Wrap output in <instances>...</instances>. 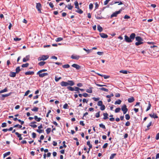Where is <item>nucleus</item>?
I'll return each mask as SVG.
<instances>
[{
	"mask_svg": "<svg viewBox=\"0 0 159 159\" xmlns=\"http://www.w3.org/2000/svg\"><path fill=\"white\" fill-rule=\"evenodd\" d=\"M135 36L136 34L134 33H132L130 35L129 37L126 35H125L124 36L125 40L127 43L132 42L134 39Z\"/></svg>",
	"mask_w": 159,
	"mask_h": 159,
	"instance_id": "1",
	"label": "nucleus"
},
{
	"mask_svg": "<svg viewBox=\"0 0 159 159\" xmlns=\"http://www.w3.org/2000/svg\"><path fill=\"white\" fill-rule=\"evenodd\" d=\"M61 86L62 87L67 86L68 85L73 86L75 84L74 82L72 80H68L67 82L62 81L60 83Z\"/></svg>",
	"mask_w": 159,
	"mask_h": 159,
	"instance_id": "2",
	"label": "nucleus"
},
{
	"mask_svg": "<svg viewBox=\"0 0 159 159\" xmlns=\"http://www.w3.org/2000/svg\"><path fill=\"white\" fill-rule=\"evenodd\" d=\"M135 40L137 42L135 43L136 46H139L143 43V39L140 36H137L135 37Z\"/></svg>",
	"mask_w": 159,
	"mask_h": 159,
	"instance_id": "3",
	"label": "nucleus"
},
{
	"mask_svg": "<svg viewBox=\"0 0 159 159\" xmlns=\"http://www.w3.org/2000/svg\"><path fill=\"white\" fill-rule=\"evenodd\" d=\"M121 110L123 111L124 114L126 113L128 111V109L127 108V106L125 104H124L121 107Z\"/></svg>",
	"mask_w": 159,
	"mask_h": 159,
	"instance_id": "4",
	"label": "nucleus"
},
{
	"mask_svg": "<svg viewBox=\"0 0 159 159\" xmlns=\"http://www.w3.org/2000/svg\"><path fill=\"white\" fill-rule=\"evenodd\" d=\"M37 75H38L39 77L43 78L45 76L48 75V74L47 73H39V71H38L37 73Z\"/></svg>",
	"mask_w": 159,
	"mask_h": 159,
	"instance_id": "5",
	"label": "nucleus"
},
{
	"mask_svg": "<svg viewBox=\"0 0 159 159\" xmlns=\"http://www.w3.org/2000/svg\"><path fill=\"white\" fill-rule=\"evenodd\" d=\"M49 57L48 55H43L41 57H40L38 58V60L39 61H44L48 58Z\"/></svg>",
	"mask_w": 159,
	"mask_h": 159,
	"instance_id": "6",
	"label": "nucleus"
},
{
	"mask_svg": "<svg viewBox=\"0 0 159 159\" xmlns=\"http://www.w3.org/2000/svg\"><path fill=\"white\" fill-rule=\"evenodd\" d=\"M41 5L40 3H36V8L39 13H41L42 12L41 10Z\"/></svg>",
	"mask_w": 159,
	"mask_h": 159,
	"instance_id": "7",
	"label": "nucleus"
},
{
	"mask_svg": "<svg viewBox=\"0 0 159 159\" xmlns=\"http://www.w3.org/2000/svg\"><path fill=\"white\" fill-rule=\"evenodd\" d=\"M122 11L121 9L119 11H116L114 12L112 14L111 16V17L112 18L113 17H116L117 16V15L120 13L121 11Z\"/></svg>",
	"mask_w": 159,
	"mask_h": 159,
	"instance_id": "8",
	"label": "nucleus"
},
{
	"mask_svg": "<svg viewBox=\"0 0 159 159\" xmlns=\"http://www.w3.org/2000/svg\"><path fill=\"white\" fill-rule=\"evenodd\" d=\"M101 12L100 11L98 12V13L95 15V17L97 19H102L103 17L101 15Z\"/></svg>",
	"mask_w": 159,
	"mask_h": 159,
	"instance_id": "9",
	"label": "nucleus"
},
{
	"mask_svg": "<svg viewBox=\"0 0 159 159\" xmlns=\"http://www.w3.org/2000/svg\"><path fill=\"white\" fill-rule=\"evenodd\" d=\"M80 57V56L77 55H73L71 56V58L77 60H78Z\"/></svg>",
	"mask_w": 159,
	"mask_h": 159,
	"instance_id": "10",
	"label": "nucleus"
},
{
	"mask_svg": "<svg viewBox=\"0 0 159 159\" xmlns=\"http://www.w3.org/2000/svg\"><path fill=\"white\" fill-rule=\"evenodd\" d=\"M149 115L152 118H153L154 119L158 118V116L157 115V114L153 113V114H150Z\"/></svg>",
	"mask_w": 159,
	"mask_h": 159,
	"instance_id": "11",
	"label": "nucleus"
},
{
	"mask_svg": "<svg viewBox=\"0 0 159 159\" xmlns=\"http://www.w3.org/2000/svg\"><path fill=\"white\" fill-rule=\"evenodd\" d=\"M99 35L101 38H107L108 37L107 35L103 33H100Z\"/></svg>",
	"mask_w": 159,
	"mask_h": 159,
	"instance_id": "12",
	"label": "nucleus"
},
{
	"mask_svg": "<svg viewBox=\"0 0 159 159\" xmlns=\"http://www.w3.org/2000/svg\"><path fill=\"white\" fill-rule=\"evenodd\" d=\"M72 66L73 67L75 68L77 70H79L81 68L80 66L76 64H73L72 65Z\"/></svg>",
	"mask_w": 159,
	"mask_h": 159,
	"instance_id": "13",
	"label": "nucleus"
},
{
	"mask_svg": "<svg viewBox=\"0 0 159 159\" xmlns=\"http://www.w3.org/2000/svg\"><path fill=\"white\" fill-rule=\"evenodd\" d=\"M15 134L17 135L18 138H19V140H21L22 139V138L21 137V134H20L17 132H15Z\"/></svg>",
	"mask_w": 159,
	"mask_h": 159,
	"instance_id": "14",
	"label": "nucleus"
},
{
	"mask_svg": "<svg viewBox=\"0 0 159 159\" xmlns=\"http://www.w3.org/2000/svg\"><path fill=\"white\" fill-rule=\"evenodd\" d=\"M25 75H33L34 74V72L33 71H28L25 72Z\"/></svg>",
	"mask_w": 159,
	"mask_h": 159,
	"instance_id": "15",
	"label": "nucleus"
},
{
	"mask_svg": "<svg viewBox=\"0 0 159 159\" xmlns=\"http://www.w3.org/2000/svg\"><path fill=\"white\" fill-rule=\"evenodd\" d=\"M104 117L103 118V119L104 120H106L107 119H108V115L107 113H103V114Z\"/></svg>",
	"mask_w": 159,
	"mask_h": 159,
	"instance_id": "16",
	"label": "nucleus"
},
{
	"mask_svg": "<svg viewBox=\"0 0 159 159\" xmlns=\"http://www.w3.org/2000/svg\"><path fill=\"white\" fill-rule=\"evenodd\" d=\"M16 73L15 72H11L9 74V76L11 77H14L16 76Z\"/></svg>",
	"mask_w": 159,
	"mask_h": 159,
	"instance_id": "17",
	"label": "nucleus"
},
{
	"mask_svg": "<svg viewBox=\"0 0 159 159\" xmlns=\"http://www.w3.org/2000/svg\"><path fill=\"white\" fill-rule=\"evenodd\" d=\"M134 101V98L133 97L129 98L128 99V101L129 103L133 102Z\"/></svg>",
	"mask_w": 159,
	"mask_h": 159,
	"instance_id": "18",
	"label": "nucleus"
},
{
	"mask_svg": "<svg viewBox=\"0 0 159 159\" xmlns=\"http://www.w3.org/2000/svg\"><path fill=\"white\" fill-rule=\"evenodd\" d=\"M34 118L37 122H39L41 120V118L38 117L37 116H35Z\"/></svg>",
	"mask_w": 159,
	"mask_h": 159,
	"instance_id": "19",
	"label": "nucleus"
},
{
	"mask_svg": "<svg viewBox=\"0 0 159 159\" xmlns=\"http://www.w3.org/2000/svg\"><path fill=\"white\" fill-rule=\"evenodd\" d=\"M68 7V8L69 10H71L73 8V6H71V4H68L67 6L66 5L65 8Z\"/></svg>",
	"mask_w": 159,
	"mask_h": 159,
	"instance_id": "20",
	"label": "nucleus"
},
{
	"mask_svg": "<svg viewBox=\"0 0 159 159\" xmlns=\"http://www.w3.org/2000/svg\"><path fill=\"white\" fill-rule=\"evenodd\" d=\"M12 92H10L9 93L5 94H2V97L3 98H5L10 96L12 94Z\"/></svg>",
	"mask_w": 159,
	"mask_h": 159,
	"instance_id": "21",
	"label": "nucleus"
},
{
	"mask_svg": "<svg viewBox=\"0 0 159 159\" xmlns=\"http://www.w3.org/2000/svg\"><path fill=\"white\" fill-rule=\"evenodd\" d=\"M151 105L150 103V101H149L148 103V107L147 109H146V111H148V110H149L151 108Z\"/></svg>",
	"mask_w": 159,
	"mask_h": 159,
	"instance_id": "22",
	"label": "nucleus"
},
{
	"mask_svg": "<svg viewBox=\"0 0 159 159\" xmlns=\"http://www.w3.org/2000/svg\"><path fill=\"white\" fill-rule=\"evenodd\" d=\"M93 87H91V88H90L89 89H87L86 90V92H87L88 93H92V89H93Z\"/></svg>",
	"mask_w": 159,
	"mask_h": 159,
	"instance_id": "23",
	"label": "nucleus"
},
{
	"mask_svg": "<svg viewBox=\"0 0 159 159\" xmlns=\"http://www.w3.org/2000/svg\"><path fill=\"white\" fill-rule=\"evenodd\" d=\"M20 71V66H18L16 69V74L18 73Z\"/></svg>",
	"mask_w": 159,
	"mask_h": 159,
	"instance_id": "24",
	"label": "nucleus"
},
{
	"mask_svg": "<svg viewBox=\"0 0 159 159\" xmlns=\"http://www.w3.org/2000/svg\"><path fill=\"white\" fill-rule=\"evenodd\" d=\"M77 10L75 11L80 14H82L83 11L80 8L79 9H77Z\"/></svg>",
	"mask_w": 159,
	"mask_h": 159,
	"instance_id": "25",
	"label": "nucleus"
},
{
	"mask_svg": "<svg viewBox=\"0 0 159 159\" xmlns=\"http://www.w3.org/2000/svg\"><path fill=\"white\" fill-rule=\"evenodd\" d=\"M46 62L44 61H40L38 63V65L40 66H42L44 65Z\"/></svg>",
	"mask_w": 159,
	"mask_h": 159,
	"instance_id": "26",
	"label": "nucleus"
},
{
	"mask_svg": "<svg viewBox=\"0 0 159 159\" xmlns=\"http://www.w3.org/2000/svg\"><path fill=\"white\" fill-rule=\"evenodd\" d=\"M74 4L75 6V8L77 9H79V8H80L79 6V4L77 1H75L74 2Z\"/></svg>",
	"mask_w": 159,
	"mask_h": 159,
	"instance_id": "27",
	"label": "nucleus"
},
{
	"mask_svg": "<svg viewBox=\"0 0 159 159\" xmlns=\"http://www.w3.org/2000/svg\"><path fill=\"white\" fill-rule=\"evenodd\" d=\"M98 30L99 31V32H102L103 30V29L100 25L98 26Z\"/></svg>",
	"mask_w": 159,
	"mask_h": 159,
	"instance_id": "28",
	"label": "nucleus"
},
{
	"mask_svg": "<svg viewBox=\"0 0 159 159\" xmlns=\"http://www.w3.org/2000/svg\"><path fill=\"white\" fill-rule=\"evenodd\" d=\"M7 87H6L4 89H3L2 90L0 91V93L7 92Z\"/></svg>",
	"mask_w": 159,
	"mask_h": 159,
	"instance_id": "29",
	"label": "nucleus"
},
{
	"mask_svg": "<svg viewBox=\"0 0 159 159\" xmlns=\"http://www.w3.org/2000/svg\"><path fill=\"white\" fill-rule=\"evenodd\" d=\"M29 59V57L28 56H26L25 58H24L23 59V62H26L27 61H28Z\"/></svg>",
	"mask_w": 159,
	"mask_h": 159,
	"instance_id": "30",
	"label": "nucleus"
},
{
	"mask_svg": "<svg viewBox=\"0 0 159 159\" xmlns=\"http://www.w3.org/2000/svg\"><path fill=\"white\" fill-rule=\"evenodd\" d=\"M67 89L71 91H74V88L71 87L70 86H68L67 87Z\"/></svg>",
	"mask_w": 159,
	"mask_h": 159,
	"instance_id": "31",
	"label": "nucleus"
},
{
	"mask_svg": "<svg viewBox=\"0 0 159 159\" xmlns=\"http://www.w3.org/2000/svg\"><path fill=\"white\" fill-rule=\"evenodd\" d=\"M63 39L62 38L58 37V38H57L56 39L55 41L57 42H59L60 41L62 40Z\"/></svg>",
	"mask_w": 159,
	"mask_h": 159,
	"instance_id": "32",
	"label": "nucleus"
},
{
	"mask_svg": "<svg viewBox=\"0 0 159 159\" xmlns=\"http://www.w3.org/2000/svg\"><path fill=\"white\" fill-rule=\"evenodd\" d=\"M10 154L11 152H6L3 154V157L4 158L5 157H6L7 156L9 155Z\"/></svg>",
	"mask_w": 159,
	"mask_h": 159,
	"instance_id": "33",
	"label": "nucleus"
},
{
	"mask_svg": "<svg viewBox=\"0 0 159 159\" xmlns=\"http://www.w3.org/2000/svg\"><path fill=\"white\" fill-rule=\"evenodd\" d=\"M116 153H112V154L110 156V159H113L115 157L116 155Z\"/></svg>",
	"mask_w": 159,
	"mask_h": 159,
	"instance_id": "34",
	"label": "nucleus"
},
{
	"mask_svg": "<svg viewBox=\"0 0 159 159\" xmlns=\"http://www.w3.org/2000/svg\"><path fill=\"white\" fill-rule=\"evenodd\" d=\"M29 64L28 63H26L25 64H23L21 65V67L23 68L27 67L29 66Z\"/></svg>",
	"mask_w": 159,
	"mask_h": 159,
	"instance_id": "35",
	"label": "nucleus"
},
{
	"mask_svg": "<svg viewBox=\"0 0 159 159\" xmlns=\"http://www.w3.org/2000/svg\"><path fill=\"white\" fill-rule=\"evenodd\" d=\"M121 102V101L120 99H118L117 101H116L115 102V104H120Z\"/></svg>",
	"mask_w": 159,
	"mask_h": 159,
	"instance_id": "36",
	"label": "nucleus"
},
{
	"mask_svg": "<svg viewBox=\"0 0 159 159\" xmlns=\"http://www.w3.org/2000/svg\"><path fill=\"white\" fill-rule=\"evenodd\" d=\"M39 108L37 107H34L33 108L31 109V110L37 112Z\"/></svg>",
	"mask_w": 159,
	"mask_h": 159,
	"instance_id": "37",
	"label": "nucleus"
},
{
	"mask_svg": "<svg viewBox=\"0 0 159 159\" xmlns=\"http://www.w3.org/2000/svg\"><path fill=\"white\" fill-rule=\"evenodd\" d=\"M120 72L123 73L124 74H127L128 73V71L126 70H120Z\"/></svg>",
	"mask_w": 159,
	"mask_h": 159,
	"instance_id": "38",
	"label": "nucleus"
},
{
	"mask_svg": "<svg viewBox=\"0 0 159 159\" xmlns=\"http://www.w3.org/2000/svg\"><path fill=\"white\" fill-rule=\"evenodd\" d=\"M80 88H79L78 87H75L74 88V91H77L78 92V93H79V90H80Z\"/></svg>",
	"mask_w": 159,
	"mask_h": 159,
	"instance_id": "39",
	"label": "nucleus"
},
{
	"mask_svg": "<svg viewBox=\"0 0 159 159\" xmlns=\"http://www.w3.org/2000/svg\"><path fill=\"white\" fill-rule=\"evenodd\" d=\"M99 89L102 90L106 92H108V90L107 89H106L103 87L99 88Z\"/></svg>",
	"mask_w": 159,
	"mask_h": 159,
	"instance_id": "40",
	"label": "nucleus"
},
{
	"mask_svg": "<svg viewBox=\"0 0 159 159\" xmlns=\"http://www.w3.org/2000/svg\"><path fill=\"white\" fill-rule=\"evenodd\" d=\"M101 107H100V109L102 111H103L105 109V106L104 105H102V106H100Z\"/></svg>",
	"mask_w": 159,
	"mask_h": 159,
	"instance_id": "41",
	"label": "nucleus"
},
{
	"mask_svg": "<svg viewBox=\"0 0 159 159\" xmlns=\"http://www.w3.org/2000/svg\"><path fill=\"white\" fill-rule=\"evenodd\" d=\"M99 127L101 128H102L103 129H106L105 126L102 124H100L99 125Z\"/></svg>",
	"mask_w": 159,
	"mask_h": 159,
	"instance_id": "42",
	"label": "nucleus"
},
{
	"mask_svg": "<svg viewBox=\"0 0 159 159\" xmlns=\"http://www.w3.org/2000/svg\"><path fill=\"white\" fill-rule=\"evenodd\" d=\"M125 118L127 120H129L130 118V116L129 114H127L125 115Z\"/></svg>",
	"mask_w": 159,
	"mask_h": 159,
	"instance_id": "43",
	"label": "nucleus"
},
{
	"mask_svg": "<svg viewBox=\"0 0 159 159\" xmlns=\"http://www.w3.org/2000/svg\"><path fill=\"white\" fill-rule=\"evenodd\" d=\"M51 131V128H48L46 130V131L47 134H48Z\"/></svg>",
	"mask_w": 159,
	"mask_h": 159,
	"instance_id": "44",
	"label": "nucleus"
},
{
	"mask_svg": "<svg viewBox=\"0 0 159 159\" xmlns=\"http://www.w3.org/2000/svg\"><path fill=\"white\" fill-rule=\"evenodd\" d=\"M70 65L69 64H66L62 66L64 68H68L70 67Z\"/></svg>",
	"mask_w": 159,
	"mask_h": 159,
	"instance_id": "45",
	"label": "nucleus"
},
{
	"mask_svg": "<svg viewBox=\"0 0 159 159\" xmlns=\"http://www.w3.org/2000/svg\"><path fill=\"white\" fill-rule=\"evenodd\" d=\"M61 79V77H59V78H57V77H55V81L56 82H58L59 80Z\"/></svg>",
	"mask_w": 159,
	"mask_h": 159,
	"instance_id": "46",
	"label": "nucleus"
},
{
	"mask_svg": "<svg viewBox=\"0 0 159 159\" xmlns=\"http://www.w3.org/2000/svg\"><path fill=\"white\" fill-rule=\"evenodd\" d=\"M103 104V102H102V101H99L98 102V106H102V105Z\"/></svg>",
	"mask_w": 159,
	"mask_h": 159,
	"instance_id": "47",
	"label": "nucleus"
},
{
	"mask_svg": "<svg viewBox=\"0 0 159 159\" xmlns=\"http://www.w3.org/2000/svg\"><path fill=\"white\" fill-rule=\"evenodd\" d=\"M152 123V121H151L149 122V123L147 125V129H146V130H148L149 129V127L151 125Z\"/></svg>",
	"mask_w": 159,
	"mask_h": 159,
	"instance_id": "48",
	"label": "nucleus"
},
{
	"mask_svg": "<svg viewBox=\"0 0 159 159\" xmlns=\"http://www.w3.org/2000/svg\"><path fill=\"white\" fill-rule=\"evenodd\" d=\"M30 126L33 127L34 128H35L37 127V125L35 124H30Z\"/></svg>",
	"mask_w": 159,
	"mask_h": 159,
	"instance_id": "49",
	"label": "nucleus"
},
{
	"mask_svg": "<svg viewBox=\"0 0 159 159\" xmlns=\"http://www.w3.org/2000/svg\"><path fill=\"white\" fill-rule=\"evenodd\" d=\"M17 127H18L20 128H21L22 127V126L21 125H20L19 124H17V125H14L13 127H14V128Z\"/></svg>",
	"mask_w": 159,
	"mask_h": 159,
	"instance_id": "50",
	"label": "nucleus"
},
{
	"mask_svg": "<svg viewBox=\"0 0 159 159\" xmlns=\"http://www.w3.org/2000/svg\"><path fill=\"white\" fill-rule=\"evenodd\" d=\"M68 104L67 103H65L63 106V107L65 109H68Z\"/></svg>",
	"mask_w": 159,
	"mask_h": 159,
	"instance_id": "51",
	"label": "nucleus"
},
{
	"mask_svg": "<svg viewBox=\"0 0 159 159\" xmlns=\"http://www.w3.org/2000/svg\"><path fill=\"white\" fill-rule=\"evenodd\" d=\"M120 110V107H118L115 110V112L116 113H117L119 112Z\"/></svg>",
	"mask_w": 159,
	"mask_h": 159,
	"instance_id": "52",
	"label": "nucleus"
},
{
	"mask_svg": "<svg viewBox=\"0 0 159 159\" xmlns=\"http://www.w3.org/2000/svg\"><path fill=\"white\" fill-rule=\"evenodd\" d=\"M47 71V69H43L41 70H39L38 71L39 73H42L43 72L46 71Z\"/></svg>",
	"mask_w": 159,
	"mask_h": 159,
	"instance_id": "53",
	"label": "nucleus"
},
{
	"mask_svg": "<svg viewBox=\"0 0 159 159\" xmlns=\"http://www.w3.org/2000/svg\"><path fill=\"white\" fill-rule=\"evenodd\" d=\"M100 111H99L98 112L96 113L95 116L96 118H98L100 117Z\"/></svg>",
	"mask_w": 159,
	"mask_h": 159,
	"instance_id": "54",
	"label": "nucleus"
},
{
	"mask_svg": "<svg viewBox=\"0 0 159 159\" xmlns=\"http://www.w3.org/2000/svg\"><path fill=\"white\" fill-rule=\"evenodd\" d=\"M94 5L95 6V9H96L98 8V7H99V5L98 4L97 2H96L94 3Z\"/></svg>",
	"mask_w": 159,
	"mask_h": 159,
	"instance_id": "55",
	"label": "nucleus"
},
{
	"mask_svg": "<svg viewBox=\"0 0 159 159\" xmlns=\"http://www.w3.org/2000/svg\"><path fill=\"white\" fill-rule=\"evenodd\" d=\"M36 131L39 133H41L43 132L44 131V130L40 129H38L36 130Z\"/></svg>",
	"mask_w": 159,
	"mask_h": 159,
	"instance_id": "56",
	"label": "nucleus"
},
{
	"mask_svg": "<svg viewBox=\"0 0 159 159\" xmlns=\"http://www.w3.org/2000/svg\"><path fill=\"white\" fill-rule=\"evenodd\" d=\"M93 7V5L92 3H90L89 5V9L90 10H92Z\"/></svg>",
	"mask_w": 159,
	"mask_h": 159,
	"instance_id": "57",
	"label": "nucleus"
},
{
	"mask_svg": "<svg viewBox=\"0 0 159 159\" xmlns=\"http://www.w3.org/2000/svg\"><path fill=\"white\" fill-rule=\"evenodd\" d=\"M108 145V144L107 143H105L103 145L102 148H106L107 147Z\"/></svg>",
	"mask_w": 159,
	"mask_h": 159,
	"instance_id": "58",
	"label": "nucleus"
},
{
	"mask_svg": "<svg viewBox=\"0 0 159 159\" xmlns=\"http://www.w3.org/2000/svg\"><path fill=\"white\" fill-rule=\"evenodd\" d=\"M32 138H36V134L35 133L33 132L32 134Z\"/></svg>",
	"mask_w": 159,
	"mask_h": 159,
	"instance_id": "59",
	"label": "nucleus"
},
{
	"mask_svg": "<svg viewBox=\"0 0 159 159\" xmlns=\"http://www.w3.org/2000/svg\"><path fill=\"white\" fill-rule=\"evenodd\" d=\"M21 39V38H14V40L16 41H20Z\"/></svg>",
	"mask_w": 159,
	"mask_h": 159,
	"instance_id": "60",
	"label": "nucleus"
},
{
	"mask_svg": "<svg viewBox=\"0 0 159 159\" xmlns=\"http://www.w3.org/2000/svg\"><path fill=\"white\" fill-rule=\"evenodd\" d=\"M2 126V127H6L7 126V124H6V123L5 122L3 123L2 124V126Z\"/></svg>",
	"mask_w": 159,
	"mask_h": 159,
	"instance_id": "61",
	"label": "nucleus"
},
{
	"mask_svg": "<svg viewBox=\"0 0 159 159\" xmlns=\"http://www.w3.org/2000/svg\"><path fill=\"white\" fill-rule=\"evenodd\" d=\"M155 139L158 140L159 139V133H157Z\"/></svg>",
	"mask_w": 159,
	"mask_h": 159,
	"instance_id": "62",
	"label": "nucleus"
},
{
	"mask_svg": "<svg viewBox=\"0 0 159 159\" xmlns=\"http://www.w3.org/2000/svg\"><path fill=\"white\" fill-rule=\"evenodd\" d=\"M30 92V91L29 90H27V91H26L25 93V94L24 95V96H27L28 94Z\"/></svg>",
	"mask_w": 159,
	"mask_h": 159,
	"instance_id": "63",
	"label": "nucleus"
},
{
	"mask_svg": "<svg viewBox=\"0 0 159 159\" xmlns=\"http://www.w3.org/2000/svg\"><path fill=\"white\" fill-rule=\"evenodd\" d=\"M130 123L129 121H127L125 124V125L127 126H128L130 125Z\"/></svg>",
	"mask_w": 159,
	"mask_h": 159,
	"instance_id": "64",
	"label": "nucleus"
}]
</instances>
